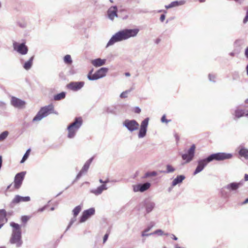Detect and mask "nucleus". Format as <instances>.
I'll list each match as a JSON object with an SVG mask.
<instances>
[{
  "instance_id": "obj_1",
  "label": "nucleus",
  "mask_w": 248,
  "mask_h": 248,
  "mask_svg": "<svg viewBox=\"0 0 248 248\" xmlns=\"http://www.w3.org/2000/svg\"><path fill=\"white\" fill-rule=\"evenodd\" d=\"M139 32L138 29H124L112 35L108 42L107 47L112 46L117 42L127 40L131 37H134L137 36Z\"/></svg>"
},
{
  "instance_id": "obj_2",
  "label": "nucleus",
  "mask_w": 248,
  "mask_h": 248,
  "mask_svg": "<svg viewBox=\"0 0 248 248\" xmlns=\"http://www.w3.org/2000/svg\"><path fill=\"white\" fill-rule=\"evenodd\" d=\"M10 226L12 228V231L9 242L15 245L16 248H20L23 244L21 226L14 222L10 223Z\"/></svg>"
},
{
  "instance_id": "obj_3",
  "label": "nucleus",
  "mask_w": 248,
  "mask_h": 248,
  "mask_svg": "<svg viewBox=\"0 0 248 248\" xmlns=\"http://www.w3.org/2000/svg\"><path fill=\"white\" fill-rule=\"evenodd\" d=\"M233 157V155L231 153H227L224 152H219L212 154L206 158L202 159V170L207 165V164L213 161H223L224 160L230 159Z\"/></svg>"
},
{
  "instance_id": "obj_4",
  "label": "nucleus",
  "mask_w": 248,
  "mask_h": 248,
  "mask_svg": "<svg viewBox=\"0 0 248 248\" xmlns=\"http://www.w3.org/2000/svg\"><path fill=\"white\" fill-rule=\"evenodd\" d=\"M82 123V118L79 117L75 118L74 121L68 125L67 130L68 131L67 137L69 139H73L75 137Z\"/></svg>"
},
{
  "instance_id": "obj_5",
  "label": "nucleus",
  "mask_w": 248,
  "mask_h": 248,
  "mask_svg": "<svg viewBox=\"0 0 248 248\" xmlns=\"http://www.w3.org/2000/svg\"><path fill=\"white\" fill-rule=\"evenodd\" d=\"M50 113L58 114V112L54 110V105L52 104L42 108L33 118L32 122L40 121L43 118L46 117Z\"/></svg>"
},
{
  "instance_id": "obj_6",
  "label": "nucleus",
  "mask_w": 248,
  "mask_h": 248,
  "mask_svg": "<svg viewBox=\"0 0 248 248\" xmlns=\"http://www.w3.org/2000/svg\"><path fill=\"white\" fill-rule=\"evenodd\" d=\"M108 69L107 67H102L92 74V69L88 74L87 78L90 80H95L105 77L108 72Z\"/></svg>"
},
{
  "instance_id": "obj_7",
  "label": "nucleus",
  "mask_w": 248,
  "mask_h": 248,
  "mask_svg": "<svg viewBox=\"0 0 248 248\" xmlns=\"http://www.w3.org/2000/svg\"><path fill=\"white\" fill-rule=\"evenodd\" d=\"M195 149L196 146L195 144H193L189 149L185 150V153L182 155V158L185 161L186 163H188L192 160L194 156Z\"/></svg>"
},
{
  "instance_id": "obj_8",
  "label": "nucleus",
  "mask_w": 248,
  "mask_h": 248,
  "mask_svg": "<svg viewBox=\"0 0 248 248\" xmlns=\"http://www.w3.org/2000/svg\"><path fill=\"white\" fill-rule=\"evenodd\" d=\"M13 47L14 50L22 55H26L28 52V47L24 43H18L14 42Z\"/></svg>"
},
{
  "instance_id": "obj_9",
  "label": "nucleus",
  "mask_w": 248,
  "mask_h": 248,
  "mask_svg": "<svg viewBox=\"0 0 248 248\" xmlns=\"http://www.w3.org/2000/svg\"><path fill=\"white\" fill-rule=\"evenodd\" d=\"M123 125L125 126L130 132H133L139 128V123L135 120H125L123 123Z\"/></svg>"
},
{
  "instance_id": "obj_10",
  "label": "nucleus",
  "mask_w": 248,
  "mask_h": 248,
  "mask_svg": "<svg viewBox=\"0 0 248 248\" xmlns=\"http://www.w3.org/2000/svg\"><path fill=\"white\" fill-rule=\"evenodd\" d=\"M149 121V118H146L141 122L138 133V138L139 139L143 138L146 136Z\"/></svg>"
},
{
  "instance_id": "obj_11",
  "label": "nucleus",
  "mask_w": 248,
  "mask_h": 248,
  "mask_svg": "<svg viewBox=\"0 0 248 248\" xmlns=\"http://www.w3.org/2000/svg\"><path fill=\"white\" fill-rule=\"evenodd\" d=\"M25 174L26 172L22 171L16 174L15 177L14 186L15 188L19 189L20 187L22 184V182L24 180Z\"/></svg>"
},
{
  "instance_id": "obj_12",
  "label": "nucleus",
  "mask_w": 248,
  "mask_h": 248,
  "mask_svg": "<svg viewBox=\"0 0 248 248\" xmlns=\"http://www.w3.org/2000/svg\"><path fill=\"white\" fill-rule=\"evenodd\" d=\"M93 157H92L90 158L89 159H88L84 164V166H83L82 168L80 170V171L79 172V173L78 174V175L76 176V179L75 181L73 182V184L78 180L83 174H85L90 166V164L92 162L93 160Z\"/></svg>"
},
{
  "instance_id": "obj_13",
  "label": "nucleus",
  "mask_w": 248,
  "mask_h": 248,
  "mask_svg": "<svg viewBox=\"0 0 248 248\" xmlns=\"http://www.w3.org/2000/svg\"><path fill=\"white\" fill-rule=\"evenodd\" d=\"M94 214L95 209L94 208H90L87 210H84L80 217L79 222L80 223L84 222Z\"/></svg>"
},
{
  "instance_id": "obj_14",
  "label": "nucleus",
  "mask_w": 248,
  "mask_h": 248,
  "mask_svg": "<svg viewBox=\"0 0 248 248\" xmlns=\"http://www.w3.org/2000/svg\"><path fill=\"white\" fill-rule=\"evenodd\" d=\"M244 184V181L241 180L239 182H232L225 186V188L230 192L237 191L238 188Z\"/></svg>"
},
{
  "instance_id": "obj_15",
  "label": "nucleus",
  "mask_w": 248,
  "mask_h": 248,
  "mask_svg": "<svg viewBox=\"0 0 248 248\" xmlns=\"http://www.w3.org/2000/svg\"><path fill=\"white\" fill-rule=\"evenodd\" d=\"M84 85V82L83 81H73L69 83L67 85V88L73 91H78L80 90Z\"/></svg>"
},
{
  "instance_id": "obj_16",
  "label": "nucleus",
  "mask_w": 248,
  "mask_h": 248,
  "mask_svg": "<svg viewBox=\"0 0 248 248\" xmlns=\"http://www.w3.org/2000/svg\"><path fill=\"white\" fill-rule=\"evenodd\" d=\"M151 186V184L148 182H146L143 184H138L133 186V191L135 192H143L147 189H148Z\"/></svg>"
},
{
  "instance_id": "obj_17",
  "label": "nucleus",
  "mask_w": 248,
  "mask_h": 248,
  "mask_svg": "<svg viewBox=\"0 0 248 248\" xmlns=\"http://www.w3.org/2000/svg\"><path fill=\"white\" fill-rule=\"evenodd\" d=\"M11 105L15 108H24L26 103L17 97L12 96L11 99Z\"/></svg>"
},
{
  "instance_id": "obj_18",
  "label": "nucleus",
  "mask_w": 248,
  "mask_h": 248,
  "mask_svg": "<svg viewBox=\"0 0 248 248\" xmlns=\"http://www.w3.org/2000/svg\"><path fill=\"white\" fill-rule=\"evenodd\" d=\"M118 9L116 6L110 7L108 10L107 14L108 17L111 20H113L115 17L118 16Z\"/></svg>"
},
{
  "instance_id": "obj_19",
  "label": "nucleus",
  "mask_w": 248,
  "mask_h": 248,
  "mask_svg": "<svg viewBox=\"0 0 248 248\" xmlns=\"http://www.w3.org/2000/svg\"><path fill=\"white\" fill-rule=\"evenodd\" d=\"M247 113H245V110L244 109L237 108L234 110V113L233 114L234 116L233 119L236 120L244 116L248 117V110H247Z\"/></svg>"
},
{
  "instance_id": "obj_20",
  "label": "nucleus",
  "mask_w": 248,
  "mask_h": 248,
  "mask_svg": "<svg viewBox=\"0 0 248 248\" xmlns=\"http://www.w3.org/2000/svg\"><path fill=\"white\" fill-rule=\"evenodd\" d=\"M155 203L149 199H147L144 201V205L145 206L147 213H149L153 211L155 207Z\"/></svg>"
},
{
  "instance_id": "obj_21",
  "label": "nucleus",
  "mask_w": 248,
  "mask_h": 248,
  "mask_svg": "<svg viewBox=\"0 0 248 248\" xmlns=\"http://www.w3.org/2000/svg\"><path fill=\"white\" fill-rule=\"evenodd\" d=\"M31 200L29 196L22 197L19 195H16L13 200L12 202L14 203H18L20 202H29Z\"/></svg>"
},
{
  "instance_id": "obj_22",
  "label": "nucleus",
  "mask_w": 248,
  "mask_h": 248,
  "mask_svg": "<svg viewBox=\"0 0 248 248\" xmlns=\"http://www.w3.org/2000/svg\"><path fill=\"white\" fill-rule=\"evenodd\" d=\"M7 222L6 211L4 209H0V229Z\"/></svg>"
},
{
  "instance_id": "obj_23",
  "label": "nucleus",
  "mask_w": 248,
  "mask_h": 248,
  "mask_svg": "<svg viewBox=\"0 0 248 248\" xmlns=\"http://www.w3.org/2000/svg\"><path fill=\"white\" fill-rule=\"evenodd\" d=\"M186 1L185 0H181L179 1H174L171 2L170 4L165 5L166 9L172 8L173 7H178L179 6L183 5L186 3Z\"/></svg>"
},
{
  "instance_id": "obj_24",
  "label": "nucleus",
  "mask_w": 248,
  "mask_h": 248,
  "mask_svg": "<svg viewBox=\"0 0 248 248\" xmlns=\"http://www.w3.org/2000/svg\"><path fill=\"white\" fill-rule=\"evenodd\" d=\"M106 62V59L97 58L91 61V63L95 67H100L105 64Z\"/></svg>"
},
{
  "instance_id": "obj_25",
  "label": "nucleus",
  "mask_w": 248,
  "mask_h": 248,
  "mask_svg": "<svg viewBox=\"0 0 248 248\" xmlns=\"http://www.w3.org/2000/svg\"><path fill=\"white\" fill-rule=\"evenodd\" d=\"M107 188L108 187L106 185L103 184L98 187L96 189L91 190L90 192L97 196L100 195L104 190L107 189Z\"/></svg>"
},
{
  "instance_id": "obj_26",
  "label": "nucleus",
  "mask_w": 248,
  "mask_h": 248,
  "mask_svg": "<svg viewBox=\"0 0 248 248\" xmlns=\"http://www.w3.org/2000/svg\"><path fill=\"white\" fill-rule=\"evenodd\" d=\"M238 154L240 156L244 157L246 159H248V149L246 148L244 146L240 147Z\"/></svg>"
},
{
  "instance_id": "obj_27",
  "label": "nucleus",
  "mask_w": 248,
  "mask_h": 248,
  "mask_svg": "<svg viewBox=\"0 0 248 248\" xmlns=\"http://www.w3.org/2000/svg\"><path fill=\"white\" fill-rule=\"evenodd\" d=\"M185 179L183 175H178L172 182V186H174L177 184L181 183Z\"/></svg>"
},
{
  "instance_id": "obj_28",
  "label": "nucleus",
  "mask_w": 248,
  "mask_h": 248,
  "mask_svg": "<svg viewBox=\"0 0 248 248\" xmlns=\"http://www.w3.org/2000/svg\"><path fill=\"white\" fill-rule=\"evenodd\" d=\"M34 59V56L31 57L30 59L26 62L23 65V68L26 70H29L30 69L33 64V60Z\"/></svg>"
},
{
  "instance_id": "obj_29",
  "label": "nucleus",
  "mask_w": 248,
  "mask_h": 248,
  "mask_svg": "<svg viewBox=\"0 0 248 248\" xmlns=\"http://www.w3.org/2000/svg\"><path fill=\"white\" fill-rule=\"evenodd\" d=\"M230 192H231L227 190V188H225V186H223L220 191L221 197L225 199L229 198Z\"/></svg>"
},
{
  "instance_id": "obj_30",
  "label": "nucleus",
  "mask_w": 248,
  "mask_h": 248,
  "mask_svg": "<svg viewBox=\"0 0 248 248\" xmlns=\"http://www.w3.org/2000/svg\"><path fill=\"white\" fill-rule=\"evenodd\" d=\"M65 97V93L62 92L54 96V99L56 101L60 100Z\"/></svg>"
},
{
  "instance_id": "obj_31",
  "label": "nucleus",
  "mask_w": 248,
  "mask_h": 248,
  "mask_svg": "<svg viewBox=\"0 0 248 248\" xmlns=\"http://www.w3.org/2000/svg\"><path fill=\"white\" fill-rule=\"evenodd\" d=\"M175 169L170 165H167L166 166V170L163 171L162 172L165 173H172L175 171Z\"/></svg>"
},
{
  "instance_id": "obj_32",
  "label": "nucleus",
  "mask_w": 248,
  "mask_h": 248,
  "mask_svg": "<svg viewBox=\"0 0 248 248\" xmlns=\"http://www.w3.org/2000/svg\"><path fill=\"white\" fill-rule=\"evenodd\" d=\"M63 61L65 63L71 64L72 63V60L70 55H66L63 58Z\"/></svg>"
},
{
  "instance_id": "obj_33",
  "label": "nucleus",
  "mask_w": 248,
  "mask_h": 248,
  "mask_svg": "<svg viewBox=\"0 0 248 248\" xmlns=\"http://www.w3.org/2000/svg\"><path fill=\"white\" fill-rule=\"evenodd\" d=\"M201 171H202V160H199L198 162V165L194 171L193 175H195Z\"/></svg>"
},
{
  "instance_id": "obj_34",
  "label": "nucleus",
  "mask_w": 248,
  "mask_h": 248,
  "mask_svg": "<svg viewBox=\"0 0 248 248\" xmlns=\"http://www.w3.org/2000/svg\"><path fill=\"white\" fill-rule=\"evenodd\" d=\"M81 210V207L80 205H78V206H76L73 210V213L74 214V216H75V217H76L78 215V214H79V213L80 212Z\"/></svg>"
},
{
  "instance_id": "obj_35",
  "label": "nucleus",
  "mask_w": 248,
  "mask_h": 248,
  "mask_svg": "<svg viewBox=\"0 0 248 248\" xmlns=\"http://www.w3.org/2000/svg\"><path fill=\"white\" fill-rule=\"evenodd\" d=\"M150 234H157L158 235H160V236H161V235H169V233H164V232L160 230V229H158V230H157L156 231H155V232H154L153 233H150Z\"/></svg>"
},
{
  "instance_id": "obj_36",
  "label": "nucleus",
  "mask_w": 248,
  "mask_h": 248,
  "mask_svg": "<svg viewBox=\"0 0 248 248\" xmlns=\"http://www.w3.org/2000/svg\"><path fill=\"white\" fill-rule=\"evenodd\" d=\"M30 151H31L30 149H29L27 150V151H26V152L23 155V156L20 161L21 163H24L26 160V159L28 158L30 153Z\"/></svg>"
},
{
  "instance_id": "obj_37",
  "label": "nucleus",
  "mask_w": 248,
  "mask_h": 248,
  "mask_svg": "<svg viewBox=\"0 0 248 248\" xmlns=\"http://www.w3.org/2000/svg\"><path fill=\"white\" fill-rule=\"evenodd\" d=\"M8 132L7 131L3 132L0 134V141L5 140L8 135Z\"/></svg>"
},
{
  "instance_id": "obj_38",
  "label": "nucleus",
  "mask_w": 248,
  "mask_h": 248,
  "mask_svg": "<svg viewBox=\"0 0 248 248\" xmlns=\"http://www.w3.org/2000/svg\"><path fill=\"white\" fill-rule=\"evenodd\" d=\"M131 92V90H126L124 92H123L121 94H120V97L122 98H124L127 97V94Z\"/></svg>"
},
{
  "instance_id": "obj_39",
  "label": "nucleus",
  "mask_w": 248,
  "mask_h": 248,
  "mask_svg": "<svg viewBox=\"0 0 248 248\" xmlns=\"http://www.w3.org/2000/svg\"><path fill=\"white\" fill-rule=\"evenodd\" d=\"M208 78H209V80H210V81L212 82L213 83L216 82V80H215L216 76L215 75H213L212 74H209L208 75Z\"/></svg>"
},
{
  "instance_id": "obj_40",
  "label": "nucleus",
  "mask_w": 248,
  "mask_h": 248,
  "mask_svg": "<svg viewBox=\"0 0 248 248\" xmlns=\"http://www.w3.org/2000/svg\"><path fill=\"white\" fill-rule=\"evenodd\" d=\"M156 175H157V173L155 171H152V172H146L145 173V177H149V176H156Z\"/></svg>"
},
{
  "instance_id": "obj_41",
  "label": "nucleus",
  "mask_w": 248,
  "mask_h": 248,
  "mask_svg": "<svg viewBox=\"0 0 248 248\" xmlns=\"http://www.w3.org/2000/svg\"><path fill=\"white\" fill-rule=\"evenodd\" d=\"M244 43V41L243 39H237L236 40H235V41L234 42V44L236 45V46H240L241 45H242Z\"/></svg>"
},
{
  "instance_id": "obj_42",
  "label": "nucleus",
  "mask_w": 248,
  "mask_h": 248,
  "mask_svg": "<svg viewBox=\"0 0 248 248\" xmlns=\"http://www.w3.org/2000/svg\"><path fill=\"white\" fill-rule=\"evenodd\" d=\"M76 217H75V216H74V217L70 220L69 224L66 231H67L70 228V227L76 221Z\"/></svg>"
},
{
  "instance_id": "obj_43",
  "label": "nucleus",
  "mask_w": 248,
  "mask_h": 248,
  "mask_svg": "<svg viewBox=\"0 0 248 248\" xmlns=\"http://www.w3.org/2000/svg\"><path fill=\"white\" fill-rule=\"evenodd\" d=\"M30 218V217L27 216H24L21 217V221L23 223H26Z\"/></svg>"
},
{
  "instance_id": "obj_44",
  "label": "nucleus",
  "mask_w": 248,
  "mask_h": 248,
  "mask_svg": "<svg viewBox=\"0 0 248 248\" xmlns=\"http://www.w3.org/2000/svg\"><path fill=\"white\" fill-rule=\"evenodd\" d=\"M170 120H167L166 119V116L165 115H164L161 119V121L162 123H165L166 124L168 123L169 122H170Z\"/></svg>"
},
{
  "instance_id": "obj_45",
  "label": "nucleus",
  "mask_w": 248,
  "mask_h": 248,
  "mask_svg": "<svg viewBox=\"0 0 248 248\" xmlns=\"http://www.w3.org/2000/svg\"><path fill=\"white\" fill-rule=\"evenodd\" d=\"M107 111L108 113L115 114L114 108H108Z\"/></svg>"
},
{
  "instance_id": "obj_46",
  "label": "nucleus",
  "mask_w": 248,
  "mask_h": 248,
  "mask_svg": "<svg viewBox=\"0 0 248 248\" xmlns=\"http://www.w3.org/2000/svg\"><path fill=\"white\" fill-rule=\"evenodd\" d=\"M248 21V12H246V15L244 17L243 22L244 24H246Z\"/></svg>"
},
{
  "instance_id": "obj_47",
  "label": "nucleus",
  "mask_w": 248,
  "mask_h": 248,
  "mask_svg": "<svg viewBox=\"0 0 248 248\" xmlns=\"http://www.w3.org/2000/svg\"><path fill=\"white\" fill-rule=\"evenodd\" d=\"M108 233H106V234H105L104 237H103V243H105L106 241L108 240Z\"/></svg>"
},
{
  "instance_id": "obj_48",
  "label": "nucleus",
  "mask_w": 248,
  "mask_h": 248,
  "mask_svg": "<svg viewBox=\"0 0 248 248\" xmlns=\"http://www.w3.org/2000/svg\"><path fill=\"white\" fill-rule=\"evenodd\" d=\"M245 56L247 59H248V46L246 47L245 50Z\"/></svg>"
},
{
  "instance_id": "obj_49",
  "label": "nucleus",
  "mask_w": 248,
  "mask_h": 248,
  "mask_svg": "<svg viewBox=\"0 0 248 248\" xmlns=\"http://www.w3.org/2000/svg\"><path fill=\"white\" fill-rule=\"evenodd\" d=\"M141 111V109L139 107H136L135 108V112L137 113H140Z\"/></svg>"
},
{
  "instance_id": "obj_50",
  "label": "nucleus",
  "mask_w": 248,
  "mask_h": 248,
  "mask_svg": "<svg viewBox=\"0 0 248 248\" xmlns=\"http://www.w3.org/2000/svg\"><path fill=\"white\" fill-rule=\"evenodd\" d=\"M165 15L164 14L161 15L160 16V21L161 22H163L164 20H165Z\"/></svg>"
},
{
  "instance_id": "obj_51",
  "label": "nucleus",
  "mask_w": 248,
  "mask_h": 248,
  "mask_svg": "<svg viewBox=\"0 0 248 248\" xmlns=\"http://www.w3.org/2000/svg\"><path fill=\"white\" fill-rule=\"evenodd\" d=\"M5 107V103L1 101H0V107L4 108Z\"/></svg>"
},
{
  "instance_id": "obj_52",
  "label": "nucleus",
  "mask_w": 248,
  "mask_h": 248,
  "mask_svg": "<svg viewBox=\"0 0 248 248\" xmlns=\"http://www.w3.org/2000/svg\"><path fill=\"white\" fill-rule=\"evenodd\" d=\"M244 181H248V174H245L244 175Z\"/></svg>"
},
{
  "instance_id": "obj_53",
  "label": "nucleus",
  "mask_w": 248,
  "mask_h": 248,
  "mask_svg": "<svg viewBox=\"0 0 248 248\" xmlns=\"http://www.w3.org/2000/svg\"><path fill=\"white\" fill-rule=\"evenodd\" d=\"M146 232H145V231L143 232L142 233V236H149V235H150L151 234H147L146 233Z\"/></svg>"
},
{
  "instance_id": "obj_54",
  "label": "nucleus",
  "mask_w": 248,
  "mask_h": 248,
  "mask_svg": "<svg viewBox=\"0 0 248 248\" xmlns=\"http://www.w3.org/2000/svg\"><path fill=\"white\" fill-rule=\"evenodd\" d=\"M99 182L101 183L106 184V183H107L108 182V180H106L105 181H103L102 179H100L99 180Z\"/></svg>"
},
{
  "instance_id": "obj_55",
  "label": "nucleus",
  "mask_w": 248,
  "mask_h": 248,
  "mask_svg": "<svg viewBox=\"0 0 248 248\" xmlns=\"http://www.w3.org/2000/svg\"><path fill=\"white\" fill-rule=\"evenodd\" d=\"M248 203V198L245 199V200L242 203V204H245Z\"/></svg>"
},
{
  "instance_id": "obj_56",
  "label": "nucleus",
  "mask_w": 248,
  "mask_h": 248,
  "mask_svg": "<svg viewBox=\"0 0 248 248\" xmlns=\"http://www.w3.org/2000/svg\"><path fill=\"white\" fill-rule=\"evenodd\" d=\"M171 238L174 240H177L178 239L177 237H176L174 234H171Z\"/></svg>"
},
{
  "instance_id": "obj_57",
  "label": "nucleus",
  "mask_w": 248,
  "mask_h": 248,
  "mask_svg": "<svg viewBox=\"0 0 248 248\" xmlns=\"http://www.w3.org/2000/svg\"><path fill=\"white\" fill-rule=\"evenodd\" d=\"M45 209V206L38 209V212H43Z\"/></svg>"
},
{
  "instance_id": "obj_58",
  "label": "nucleus",
  "mask_w": 248,
  "mask_h": 248,
  "mask_svg": "<svg viewBox=\"0 0 248 248\" xmlns=\"http://www.w3.org/2000/svg\"><path fill=\"white\" fill-rule=\"evenodd\" d=\"M124 74L126 77H130V74L129 72L125 73Z\"/></svg>"
},
{
  "instance_id": "obj_59",
  "label": "nucleus",
  "mask_w": 248,
  "mask_h": 248,
  "mask_svg": "<svg viewBox=\"0 0 248 248\" xmlns=\"http://www.w3.org/2000/svg\"><path fill=\"white\" fill-rule=\"evenodd\" d=\"M246 70L247 76H248V64L246 66Z\"/></svg>"
},
{
  "instance_id": "obj_60",
  "label": "nucleus",
  "mask_w": 248,
  "mask_h": 248,
  "mask_svg": "<svg viewBox=\"0 0 248 248\" xmlns=\"http://www.w3.org/2000/svg\"><path fill=\"white\" fill-rule=\"evenodd\" d=\"M229 55L231 56H234V53L233 52H231L229 53Z\"/></svg>"
},
{
  "instance_id": "obj_61",
  "label": "nucleus",
  "mask_w": 248,
  "mask_h": 248,
  "mask_svg": "<svg viewBox=\"0 0 248 248\" xmlns=\"http://www.w3.org/2000/svg\"><path fill=\"white\" fill-rule=\"evenodd\" d=\"M12 186V184L9 185L7 187V189H9L10 188V187Z\"/></svg>"
},
{
  "instance_id": "obj_62",
  "label": "nucleus",
  "mask_w": 248,
  "mask_h": 248,
  "mask_svg": "<svg viewBox=\"0 0 248 248\" xmlns=\"http://www.w3.org/2000/svg\"><path fill=\"white\" fill-rule=\"evenodd\" d=\"M245 103L246 104H248V98L245 100Z\"/></svg>"
},
{
  "instance_id": "obj_63",
  "label": "nucleus",
  "mask_w": 248,
  "mask_h": 248,
  "mask_svg": "<svg viewBox=\"0 0 248 248\" xmlns=\"http://www.w3.org/2000/svg\"><path fill=\"white\" fill-rule=\"evenodd\" d=\"M150 230V228H147V229H146L144 231H145V232H148Z\"/></svg>"
},
{
  "instance_id": "obj_64",
  "label": "nucleus",
  "mask_w": 248,
  "mask_h": 248,
  "mask_svg": "<svg viewBox=\"0 0 248 248\" xmlns=\"http://www.w3.org/2000/svg\"><path fill=\"white\" fill-rule=\"evenodd\" d=\"M0 248H5V247H4V246L0 247Z\"/></svg>"
}]
</instances>
